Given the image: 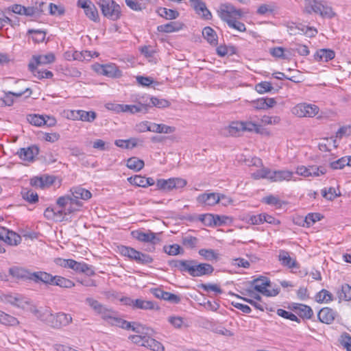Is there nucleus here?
<instances>
[{"instance_id":"nucleus-23","label":"nucleus","mask_w":351,"mask_h":351,"mask_svg":"<svg viewBox=\"0 0 351 351\" xmlns=\"http://www.w3.org/2000/svg\"><path fill=\"white\" fill-rule=\"evenodd\" d=\"M69 194L72 199H76L77 200H88L92 197V193L88 190L82 188L81 186H73L70 189Z\"/></svg>"},{"instance_id":"nucleus-11","label":"nucleus","mask_w":351,"mask_h":351,"mask_svg":"<svg viewBox=\"0 0 351 351\" xmlns=\"http://www.w3.org/2000/svg\"><path fill=\"white\" fill-rule=\"evenodd\" d=\"M287 32L290 35L307 34L309 36H313L317 34V30L312 27H308L302 24L289 23L287 25Z\"/></svg>"},{"instance_id":"nucleus-30","label":"nucleus","mask_w":351,"mask_h":351,"mask_svg":"<svg viewBox=\"0 0 351 351\" xmlns=\"http://www.w3.org/2000/svg\"><path fill=\"white\" fill-rule=\"evenodd\" d=\"M134 237L138 241L142 242H146V243H151L152 244H155L157 241H158V239L156 237L155 233L147 231L146 232H143L141 231H136L135 232H133Z\"/></svg>"},{"instance_id":"nucleus-26","label":"nucleus","mask_w":351,"mask_h":351,"mask_svg":"<svg viewBox=\"0 0 351 351\" xmlns=\"http://www.w3.org/2000/svg\"><path fill=\"white\" fill-rule=\"evenodd\" d=\"M30 280L35 282H43L45 284L53 285L54 276L45 271H37L32 274Z\"/></svg>"},{"instance_id":"nucleus-56","label":"nucleus","mask_w":351,"mask_h":351,"mask_svg":"<svg viewBox=\"0 0 351 351\" xmlns=\"http://www.w3.org/2000/svg\"><path fill=\"white\" fill-rule=\"evenodd\" d=\"M243 132H254L261 133V126L252 121H243Z\"/></svg>"},{"instance_id":"nucleus-13","label":"nucleus","mask_w":351,"mask_h":351,"mask_svg":"<svg viewBox=\"0 0 351 351\" xmlns=\"http://www.w3.org/2000/svg\"><path fill=\"white\" fill-rule=\"evenodd\" d=\"M95 70L109 77L119 78L122 76L121 71L114 64H98Z\"/></svg>"},{"instance_id":"nucleus-4","label":"nucleus","mask_w":351,"mask_h":351,"mask_svg":"<svg viewBox=\"0 0 351 351\" xmlns=\"http://www.w3.org/2000/svg\"><path fill=\"white\" fill-rule=\"evenodd\" d=\"M98 5L103 15L112 20L117 21L121 16V8L112 0H99Z\"/></svg>"},{"instance_id":"nucleus-28","label":"nucleus","mask_w":351,"mask_h":351,"mask_svg":"<svg viewBox=\"0 0 351 351\" xmlns=\"http://www.w3.org/2000/svg\"><path fill=\"white\" fill-rule=\"evenodd\" d=\"M55 60V56L53 53L47 54L35 55L33 56L29 62H34L36 66L47 64L53 62Z\"/></svg>"},{"instance_id":"nucleus-44","label":"nucleus","mask_w":351,"mask_h":351,"mask_svg":"<svg viewBox=\"0 0 351 351\" xmlns=\"http://www.w3.org/2000/svg\"><path fill=\"white\" fill-rule=\"evenodd\" d=\"M158 32L171 33L178 31L180 27L176 22H170L167 24L158 25L157 27Z\"/></svg>"},{"instance_id":"nucleus-57","label":"nucleus","mask_w":351,"mask_h":351,"mask_svg":"<svg viewBox=\"0 0 351 351\" xmlns=\"http://www.w3.org/2000/svg\"><path fill=\"white\" fill-rule=\"evenodd\" d=\"M154 259L150 255L138 252L134 261L138 264L147 265L152 263Z\"/></svg>"},{"instance_id":"nucleus-10","label":"nucleus","mask_w":351,"mask_h":351,"mask_svg":"<svg viewBox=\"0 0 351 351\" xmlns=\"http://www.w3.org/2000/svg\"><path fill=\"white\" fill-rule=\"evenodd\" d=\"M125 304L132 306L133 308L143 310H158L159 307L152 301L145 300L143 299L132 300L130 298H125L122 300Z\"/></svg>"},{"instance_id":"nucleus-21","label":"nucleus","mask_w":351,"mask_h":351,"mask_svg":"<svg viewBox=\"0 0 351 351\" xmlns=\"http://www.w3.org/2000/svg\"><path fill=\"white\" fill-rule=\"evenodd\" d=\"M191 1L193 2V8L196 14L204 20H210L212 19V14L207 8L204 1L202 0H191Z\"/></svg>"},{"instance_id":"nucleus-2","label":"nucleus","mask_w":351,"mask_h":351,"mask_svg":"<svg viewBox=\"0 0 351 351\" xmlns=\"http://www.w3.org/2000/svg\"><path fill=\"white\" fill-rule=\"evenodd\" d=\"M304 12L307 14L314 12L324 18L328 19H331L335 15L331 6L326 1L317 0H304Z\"/></svg>"},{"instance_id":"nucleus-3","label":"nucleus","mask_w":351,"mask_h":351,"mask_svg":"<svg viewBox=\"0 0 351 351\" xmlns=\"http://www.w3.org/2000/svg\"><path fill=\"white\" fill-rule=\"evenodd\" d=\"M217 13L220 19L228 24L233 19H239L243 15L241 9H237L232 4L228 3L221 4Z\"/></svg>"},{"instance_id":"nucleus-25","label":"nucleus","mask_w":351,"mask_h":351,"mask_svg":"<svg viewBox=\"0 0 351 351\" xmlns=\"http://www.w3.org/2000/svg\"><path fill=\"white\" fill-rule=\"evenodd\" d=\"M17 154L21 160L31 162L38 154V148L36 146L21 148L17 152Z\"/></svg>"},{"instance_id":"nucleus-15","label":"nucleus","mask_w":351,"mask_h":351,"mask_svg":"<svg viewBox=\"0 0 351 351\" xmlns=\"http://www.w3.org/2000/svg\"><path fill=\"white\" fill-rule=\"evenodd\" d=\"M293 172L289 170L270 171L269 181L271 182H280L292 180Z\"/></svg>"},{"instance_id":"nucleus-34","label":"nucleus","mask_w":351,"mask_h":351,"mask_svg":"<svg viewBox=\"0 0 351 351\" xmlns=\"http://www.w3.org/2000/svg\"><path fill=\"white\" fill-rule=\"evenodd\" d=\"M9 273L13 277L21 278V279H29L32 276L31 272L28 270L19 267H13L9 269Z\"/></svg>"},{"instance_id":"nucleus-27","label":"nucleus","mask_w":351,"mask_h":351,"mask_svg":"<svg viewBox=\"0 0 351 351\" xmlns=\"http://www.w3.org/2000/svg\"><path fill=\"white\" fill-rule=\"evenodd\" d=\"M335 56V53L333 50L329 49H321L316 51L314 55V58L316 61L319 62H328L332 60Z\"/></svg>"},{"instance_id":"nucleus-39","label":"nucleus","mask_w":351,"mask_h":351,"mask_svg":"<svg viewBox=\"0 0 351 351\" xmlns=\"http://www.w3.org/2000/svg\"><path fill=\"white\" fill-rule=\"evenodd\" d=\"M0 323L8 326H15L19 322L16 317L0 311Z\"/></svg>"},{"instance_id":"nucleus-31","label":"nucleus","mask_w":351,"mask_h":351,"mask_svg":"<svg viewBox=\"0 0 351 351\" xmlns=\"http://www.w3.org/2000/svg\"><path fill=\"white\" fill-rule=\"evenodd\" d=\"M38 66H36V64H34V62H29L28 64V68L29 71L33 73V75L36 77L38 79H49L53 77V73L51 71L39 70L38 69Z\"/></svg>"},{"instance_id":"nucleus-35","label":"nucleus","mask_w":351,"mask_h":351,"mask_svg":"<svg viewBox=\"0 0 351 351\" xmlns=\"http://www.w3.org/2000/svg\"><path fill=\"white\" fill-rule=\"evenodd\" d=\"M194 261H172L170 265L172 267L179 269L181 271H187L191 275V269L193 267Z\"/></svg>"},{"instance_id":"nucleus-58","label":"nucleus","mask_w":351,"mask_h":351,"mask_svg":"<svg viewBox=\"0 0 351 351\" xmlns=\"http://www.w3.org/2000/svg\"><path fill=\"white\" fill-rule=\"evenodd\" d=\"M22 196L24 199H25L29 203H36L38 201V194L33 190L23 191Z\"/></svg>"},{"instance_id":"nucleus-19","label":"nucleus","mask_w":351,"mask_h":351,"mask_svg":"<svg viewBox=\"0 0 351 351\" xmlns=\"http://www.w3.org/2000/svg\"><path fill=\"white\" fill-rule=\"evenodd\" d=\"M53 319L51 320V326L53 328H60L66 326L72 322V317L70 314L58 313L53 314Z\"/></svg>"},{"instance_id":"nucleus-49","label":"nucleus","mask_w":351,"mask_h":351,"mask_svg":"<svg viewBox=\"0 0 351 351\" xmlns=\"http://www.w3.org/2000/svg\"><path fill=\"white\" fill-rule=\"evenodd\" d=\"M338 297L340 300L345 301L351 300V286L348 284H344L341 286L340 291L337 293Z\"/></svg>"},{"instance_id":"nucleus-16","label":"nucleus","mask_w":351,"mask_h":351,"mask_svg":"<svg viewBox=\"0 0 351 351\" xmlns=\"http://www.w3.org/2000/svg\"><path fill=\"white\" fill-rule=\"evenodd\" d=\"M243 132V121H233L229 125L221 130V134L224 136H236Z\"/></svg>"},{"instance_id":"nucleus-33","label":"nucleus","mask_w":351,"mask_h":351,"mask_svg":"<svg viewBox=\"0 0 351 351\" xmlns=\"http://www.w3.org/2000/svg\"><path fill=\"white\" fill-rule=\"evenodd\" d=\"M73 270L77 273H84L90 276L95 275L93 267L84 262H77L75 261Z\"/></svg>"},{"instance_id":"nucleus-40","label":"nucleus","mask_w":351,"mask_h":351,"mask_svg":"<svg viewBox=\"0 0 351 351\" xmlns=\"http://www.w3.org/2000/svg\"><path fill=\"white\" fill-rule=\"evenodd\" d=\"M315 298L318 303H328L334 300L332 294L326 289H322Z\"/></svg>"},{"instance_id":"nucleus-38","label":"nucleus","mask_w":351,"mask_h":351,"mask_svg":"<svg viewBox=\"0 0 351 351\" xmlns=\"http://www.w3.org/2000/svg\"><path fill=\"white\" fill-rule=\"evenodd\" d=\"M176 128L165 124L152 123V132L160 134H171L174 132Z\"/></svg>"},{"instance_id":"nucleus-12","label":"nucleus","mask_w":351,"mask_h":351,"mask_svg":"<svg viewBox=\"0 0 351 351\" xmlns=\"http://www.w3.org/2000/svg\"><path fill=\"white\" fill-rule=\"evenodd\" d=\"M223 196L217 193H204L197 197V202L203 206H213L220 202Z\"/></svg>"},{"instance_id":"nucleus-14","label":"nucleus","mask_w":351,"mask_h":351,"mask_svg":"<svg viewBox=\"0 0 351 351\" xmlns=\"http://www.w3.org/2000/svg\"><path fill=\"white\" fill-rule=\"evenodd\" d=\"M1 300L4 303L10 304L22 308H25V305L28 304L27 300L18 293L3 295L1 297Z\"/></svg>"},{"instance_id":"nucleus-43","label":"nucleus","mask_w":351,"mask_h":351,"mask_svg":"<svg viewBox=\"0 0 351 351\" xmlns=\"http://www.w3.org/2000/svg\"><path fill=\"white\" fill-rule=\"evenodd\" d=\"M53 285L59 286L62 288H71L75 286V283L66 278L54 276V280Z\"/></svg>"},{"instance_id":"nucleus-17","label":"nucleus","mask_w":351,"mask_h":351,"mask_svg":"<svg viewBox=\"0 0 351 351\" xmlns=\"http://www.w3.org/2000/svg\"><path fill=\"white\" fill-rule=\"evenodd\" d=\"M119 108H120L121 107H119ZM122 108H123L122 112H130L131 114H135V113L145 114L149 111V108H151V106L149 104L142 103V102L139 101L134 105L123 104Z\"/></svg>"},{"instance_id":"nucleus-60","label":"nucleus","mask_w":351,"mask_h":351,"mask_svg":"<svg viewBox=\"0 0 351 351\" xmlns=\"http://www.w3.org/2000/svg\"><path fill=\"white\" fill-rule=\"evenodd\" d=\"M322 194L324 197L328 200H332L340 195V193H337V190L333 187L324 189L322 191Z\"/></svg>"},{"instance_id":"nucleus-52","label":"nucleus","mask_w":351,"mask_h":351,"mask_svg":"<svg viewBox=\"0 0 351 351\" xmlns=\"http://www.w3.org/2000/svg\"><path fill=\"white\" fill-rule=\"evenodd\" d=\"M271 169L267 167H263L252 173V177L255 180L267 179L269 180Z\"/></svg>"},{"instance_id":"nucleus-18","label":"nucleus","mask_w":351,"mask_h":351,"mask_svg":"<svg viewBox=\"0 0 351 351\" xmlns=\"http://www.w3.org/2000/svg\"><path fill=\"white\" fill-rule=\"evenodd\" d=\"M32 313L39 320L45 322L51 326V320L53 319V313L49 308H34L32 309Z\"/></svg>"},{"instance_id":"nucleus-62","label":"nucleus","mask_w":351,"mask_h":351,"mask_svg":"<svg viewBox=\"0 0 351 351\" xmlns=\"http://www.w3.org/2000/svg\"><path fill=\"white\" fill-rule=\"evenodd\" d=\"M323 217L317 213H308L305 217V223L307 226L313 225L315 222L319 221Z\"/></svg>"},{"instance_id":"nucleus-22","label":"nucleus","mask_w":351,"mask_h":351,"mask_svg":"<svg viewBox=\"0 0 351 351\" xmlns=\"http://www.w3.org/2000/svg\"><path fill=\"white\" fill-rule=\"evenodd\" d=\"M26 93H28L27 97H30V95L32 93V91L29 88H25L24 90L16 91V92H12V91L5 92V91H4L5 96L3 98V103H4L3 106H12L14 104L13 96H15L16 97H20L23 95L25 94Z\"/></svg>"},{"instance_id":"nucleus-64","label":"nucleus","mask_w":351,"mask_h":351,"mask_svg":"<svg viewBox=\"0 0 351 351\" xmlns=\"http://www.w3.org/2000/svg\"><path fill=\"white\" fill-rule=\"evenodd\" d=\"M340 343L347 351H351V336L347 333L341 335Z\"/></svg>"},{"instance_id":"nucleus-20","label":"nucleus","mask_w":351,"mask_h":351,"mask_svg":"<svg viewBox=\"0 0 351 351\" xmlns=\"http://www.w3.org/2000/svg\"><path fill=\"white\" fill-rule=\"evenodd\" d=\"M337 316V313L329 307H324L317 314L319 320L326 324H332Z\"/></svg>"},{"instance_id":"nucleus-47","label":"nucleus","mask_w":351,"mask_h":351,"mask_svg":"<svg viewBox=\"0 0 351 351\" xmlns=\"http://www.w3.org/2000/svg\"><path fill=\"white\" fill-rule=\"evenodd\" d=\"M119 250L121 255L129 258L132 261H134L136 258V254L139 252L132 247L124 245L121 246Z\"/></svg>"},{"instance_id":"nucleus-36","label":"nucleus","mask_w":351,"mask_h":351,"mask_svg":"<svg viewBox=\"0 0 351 351\" xmlns=\"http://www.w3.org/2000/svg\"><path fill=\"white\" fill-rule=\"evenodd\" d=\"M199 254L208 261L217 262L219 259V254L213 249H201Z\"/></svg>"},{"instance_id":"nucleus-7","label":"nucleus","mask_w":351,"mask_h":351,"mask_svg":"<svg viewBox=\"0 0 351 351\" xmlns=\"http://www.w3.org/2000/svg\"><path fill=\"white\" fill-rule=\"evenodd\" d=\"M186 181L180 178H171L169 179H158L156 181V187L158 190L165 192L173 189L184 188L186 185Z\"/></svg>"},{"instance_id":"nucleus-61","label":"nucleus","mask_w":351,"mask_h":351,"mask_svg":"<svg viewBox=\"0 0 351 351\" xmlns=\"http://www.w3.org/2000/svg\"><path fill=\"white\" fill-rule=\"evenodd\" d=\"M85 14L90 20L97 21L99 19V14L95 5L93 3L84 11Z\"/></svg>"},{"instance_id":"nucleus-51","label":"nucleus","mask_w":351,"mask_h":351,"mask_svg":"<svg viewBox=\"0 0 351 351\" xmlns=\"http://www.w3.org/2000/svg\"><path fill=\"white\" fill-rule=\"evenodd\" d=\"M116 313L117 312L104 306L97 315H100L108 324H110Z\"/></svg>"},{"instance_id":"nucleus-41","label":"nucleus","mask_w":351,"mask_h":351,"mask_svg":"<svg viewBox=\"0 0 351 351\" xmlns=\"http://www.w3.org/2000/svg\"><path fill=\"white\" fill-rule=\"evenodd\" d=\"M153 351H164L165 348L162 344L157 340L147 336V340L143 346Z\"/></svg>"},{"instance_id":"nucleus-6","label":"nucleus","mask_w":351,"mask_h":351,"mask_svg":"<svg viewBox=\"0 0 351 351\" xmlns=\"http://www.w3.org/2000/svg\"><path fill=\"white\" fill-rule=\"evenodd\" d=\"M21 237L16 232L4 227H0V247L2 250L0 251V253L5 252V248L1 244L2 242L11 246H16L21 243Z\"/></svg>"},{"instance_id":"nucleus-48","label":"nucleus","mask_w":351,"mask_h":351,"mask_svg":"<svg viewBox=\"0 0 351 351\" xmlns=\"http://www.w3.org/2000/svg\"><path fill=\"white\" fill-rule=\"evenodd\" d=\"M44 5V3H40L39 5L37 6H32V7H25L23 15L27 16H39L40 14L43 12L42 6Z\"/></svg>"},{"instance_id":"nucleus-63","label":"nucleus","mask_w":351,"mask_h":351,"mask_svg":"<svg viewBox=\"0 0 351 351\" xmlns=\"http://www.w3.org/2000/svg\"><path fill=\"white\" fill-rule=\"evenodd\" d=\"M255 89L258 93L263 94L271 91L273 87L270 82H262L256 85Z\"/></svg>"},{"instance_id":"nucleus-24","label":"nucleus","mask_w":351,"mask_h":351,"mask_svg":"<svg viewBox=\"0 0 351 351\" xmlns=\"http://www.w3.org/2000/svg\"><path fill=\"white\" fill-rule=\"evenodd\" d=\"M213 270V267L210 264H195L194 263L192 269H191V275L192 276H201L204 275H208L212 274Z\"/></svg>"},{"instance_id":"nucleus-45","label":"nucleus","mask_w":351,"mask_h":351,"mask_svg":"<svg viewBox=\"0 0 351 351\" xmlns=\"http://www.w3.org/2000/svg\"><path fill=\"white\" fill-rule=\"evenodd\" d=\"M114 144L121 148L132 149L136 146L137 140L136 138L128 140L119 139L115 141Z\"/></svg>"},{"instance_id":"nucleus-50","label":"nucleus","mask_w":351,"mask_h":351,"mask_svg":"<svg viewBox=\"0 0 351 351\" xmlns=\"http://www.w3.org/2000/svg\"><path fill=\"white\" fill-rule=\"evenodd\" d=\"M97 117V113L95 111H86L81 110L79 121L92 123L96 119Z\"/></svg>"},{"instance_id":"nucleus-37","label":"nucleus","mask_w":351,"mask_h":351,"mask_svg":"<svg viewBox=\"0 0 351 351\" xmlns=\"http://www.w3.org/2000/svg\"><path fill=\"white\" fill-rule=\"evenodd\" d=\"M204 38L212 45H217V35L210 27H206L202 30Z\"/></svg>"},{"instance_id":"nucleus-1","label":"nucleus","mask_w":351,"mask_h":351,"mask_svg":"<svg viewBox=\"0 0 351 351\" xmlns=\"http://www.w3.org/2000/svg\"><path fill=\"white\" fill-rule=\"evenodd\" d=\"M57 208H47L44 216L47 219L62 221L65 217L80 211L83 206L82 202L72 199L69 194L59 197L56 200Z\"/></svg>"},{"instance_id":"nucleus-29","label":"nucleus","mask_w":351,"mask_h":351,"mask_svg":"<svg viewBox=\"0 0 351 351\" xmlns=\"http://www.w3.org/2000/svg\"><path fill=\"white\" fill-rule=\"evenodd\" d=\"M293 308L294 311L302 318L311 319L313 315L312 308L307 305L302 304H294Z\"/></svg>"},{"instance_id":"nucleus-46","label":"nucleus","mask_w":351,"mask_h":351,"mask_svg":"<svg viewBox=\"0 0 351 351\" xmlns=\"http://www.w3.org/2000/svg\"><path fill=\"white\" fill-rule=\"evenodd\" d=\"M158 13L160 16L169 20L175 19L179 15V13L176 10L167 9L165 8H159Z\"/></svg>"},{"instance_id":"nucleus-42","label":"nucleus","mask_w":351,"mask_h":351,"mask_svg":"<svg viewBox=\"0 0 351 351\" xmlns=\"http://www.w3.org/2000/svg\"><path fill=\"white\" fill-rule=\"evenodd\" d=\"M126 165L129 169L138 171L143 168L145 163L143 160L136 157H132L127 160Z\"/></svg>"},{"instance_id":"nucleus-32","label":"nucleus","mask_w":351,"mask_h":351,"mask_svg":"<svg viewBox=\"0 0 351 351\" xmlns=\"http://www.w3.org/2000/svg\"><path fill=\"white\" fill-rule=\"evenodd\" d=\"M278 260L283 266L289 268H294L296 267V261L290 256L288 252L284 250L279 252Z\"/></svg>"},{"instance_id":"nucleus-5","label":"nucleus","mask_w":351,"mask_h":351,"mask_svg":"<svg viewBox=\"0 0 351 351\" xmlns=\"http://www.w3.org/2000/svg\"><path fill=\"white\" fill-rule=\"evenodd\" d=\"M319 111L317 106L307 103H300L295 105L291 110V113L298 117H313Z\"/></svg>"},{"instance_id":"nucleus-55","label":"nucleus","mask_w":351,"mask_h":351,"mask_svg":"<svg viewBox=\"0 0 351 351\" xmlns=\"http://www.w3.org/2000/svg\"><path fill=\"white\" fill-rule=\"evenodd\" d=\"M27 121L35 126L40 127L45 123L44 116L38 114H29L27 117Z\"/></svg>"},{"instance_id":"nucleus-8","label":"nucleus","mask_w":351,"mask_h":351,"mask_svg":"<svg viewBox=\"0 0 351 351\" xmlns=\"http://www.w3.org/2000/svg\"><path fill=\"white\" fill-rule=\"evenodd\" d=\"M253 285L256 291L267 297H273L278 294V289H270L271 282L266 277H261L255 279L253 282Z\"/></svg>"},{"instance_id":"nucleus-53","label":"nucleus","mask_w":351,"mask_h":351,"mask_svg":"<svg viewBox=\"0 0 351 351\" xmlns=\"http://www.w3.org/2000/svg\"><path fill=\"white\" fill-rule=\"evenodd\" d=\"M167 321L176 329H180L182 326H188V325L184 323V319L179 316H169L167 318Z\"/></svg>"},{"instance_id":"nucleus-54","label":"nucleus","mask_w":351,"mask_h":351,"mask_svg":"<svg viewBox=\"0 0 351 351\" xmlns=\"http://www.w3.org/2000/svg\"><path fill=\"white\" fill-rule=\"evenodd\" d=\"M85 302L95 311L96 314H98L104 306V305L99 301L90 297L86 298Z\"/></svg>"},{"instance_id":"nucleus-9","label":"nucleus","mask_w":351,"mask_h":351,"mask_svg":"<svg viewBox=\"0 0 351 351\" xmlns=\"http://www.w3.org/2000/svg\"><path fill=\"white\" fill-rule=\"evenodd\" d=\"M109 324L118 326L128 330H132L137 333L141 332L143 328L142 326L137 323L129 322L120 318L118 316L117 313L115 314V316L113 317Z\"/></svg>"},{"instance_id":"nucleus-59","label":"nucleus","mask_w":351,"mask_h":351,"mask_svg":"<svg viewBox=\"0 0 351 351\" xmlns=\"http://www.w3.org/2000/svg\"><path fill=\"white\" fill-rule=\"evenodd\" d=\"M150 101L152 104V105H150L151 107L156 106L159 108H165L169 107L171 105V103L168 100L165 99H160L158 97H151Z\"/></svg>"}]
</instances>
